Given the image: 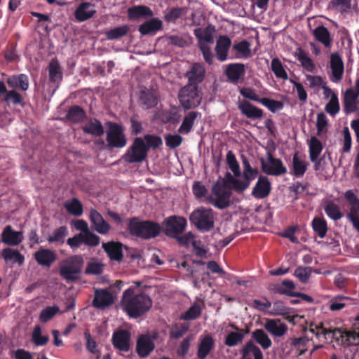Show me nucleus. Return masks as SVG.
<instances>
[{
	"mask_svg": "<svg viewBox=\"0 0 359 359\" xmlns=\"http://www.w3.org/2000/svg\"><path fill=\"white\" fill-rule=\"evenodd\" d=\"M231 185L236 193H243L241 180L233 177L230 172L225 174L224 178L219 179L212 187V195L207 197L208 202L217 208L218 209H224L230 205V198L231 191L228 184Z\"/></svg>",
	"mask_w": 359,
	"mask_h": 359,
	"instance_id": "obj_1",
	"label": "nucleus"
},
{
	"mask_svg": "<svg viewBox=\"0 0 359 359\" xmlns=\"http://www.w3.org/2000/svg\"><path fill=\"white\" fill-rule=\"evenodd\" d=\"M121 306L130 318L136 319L150 310L152 300L148 294L136 292L135 288L129 287L123 293Z\"/></svg>",
	"mask_w": 359,
	"mask_h": 359,
	"instance_id": "obj_2",
	"label": "nucleus"
},
{
	"mask_svg": "<svg viewBox=\"0 0 359 359\" xmlns=\"http://www.w3.org/2000/svg\"><path fill=\"white\" fill-rule=\"evenodd\" d=\"M127 229L130 235L144 240L157 237L163 230L158 223L151 220L142 221L137 217L127 219Z\"/></svg>",
	"mask_w": 359,
	"mask_h": 359,
	"instance_id": "obj_3",
	"label": "nucleus"
},
{
	"mask_svg": "<svg viewBox=\"0 0 359 359\" xmlns=\"http://www.w3.org/2000/svg\"><path fill=\"white\" fill-rule=\"evenodd\" d=\"M83 262V258L79 255H72L64 259L60 266V276L67 281L78 280Z\"/></svg>",
	"mask_w": 359,
	"mask_h": 359,
	"instance_id": "obj_4",
	"label": "nucleus"
},
{
	"mask_svg": "<svg viewBox=\"0 0 359 359\" xmlns=\"http://www.w3.org/2000/svg\"><path fill=\"white\" fill-rule=\"evenodd\" d=\"M189 221L201 232H208L215 226L214 212L204 207L194 210L189 215Z\"/></svg>",
	"mask_w": 359,
	"mask_h": 359,
	"instance_id": "obj_5",
	"label": "nucleus"
},
{
	"mask_svg": "<svg viewBox=\"0 0 359 359\" xmlns=\"http://www.w3.org/2000/svg\"><path fill=\"white\" fill-rule=\"evenodd\" d=\"M107 148L109 149H122L127 144V137L124 128L117 123L109 122L106 135Z\"/></svg>",
	"mask_w": 359,
	"mask_h": 359,
	"instance_id": "obj_6",
	"label": "nucleus"
},
{
	"mask_svg": "<svg viewBox=\"0 0 359 359\" xmlns=\"http://www.w3.org/2000/svg\"><path fill=\"white\" fill-rule=\"evenodd\" d=\"M147 154L144 140L142 137H135L122 158L128 163H142L146 159Z\"/></svg>",
	"mask_w": 359,
	"mask_h": 359,
	"instance_id": "obj_7",
	"label": "nucleus"
},
{
	"mask_svg": "<svg viewBox=\"0 0 359 359\" xmlns=\"http://www.w3.org/2000/svg\"><path fill=\"white\" fill-rule=\"evenodd\" d=\"M198 87L194 85L187 84L179 92V100L185 109H194L201 102Z\"/></svg>",
	"mask_w": 359,
	"mask_h": 359,
	"instance_id": "obj_8",
	"label": "nucleus"
},
{
	"mask_svg": "<svg viewBox=\"0 0 359 359\" xmlns=\"http://www.w3.org/2000/svg\"><path fill=\"white\" fill-rule=\"evenodd\" d=\"M187 224L184 217L173 215L164 219L162 229L167 236L177 238V236L183 233Z\"/></svg>",
	"mask_w": 359,
	"mask_h": 359,
	"instance_id": "obj_9",
	"label": "nucleus"
},
{
	"mask_svg": "<svg viewBox=\"0 0 359 359\" xmlns=\"http://www.w3.org/2000/svg\"><path fill=\"white\" fill-rule=\"evenodd\" d=\"M267 160L270 166L265 162L263 158L260 159L262 169L264 173L276 176L287 173V168L280 158H274L270 152H268Z\"/></svg>",
	"mask_w": 359,
	"mask_h": 359,
	"instance_id": "obj_10",
	"label": "nucleus"
},
{
	"mask_svg": "<svg viewBox=\"0 0 359 359\" xmlns=\"http://www.w3.org/2000/svg\"><path fill=\"white\" fill-rule=\"evenodd\" d=\"M0 100L5 102L8 106L11 104L22 107L25 106L23 96L15 90H8L5 83L0 81Z\"/></svg>",
	"mask_w": 359,
	"mask_h": 359,
	"instance_id": "obj_11",
	"label": "nucleus"
},
{
	"mask_svg": "<svg viewBox=\"0 0 359 359\" xmlns=\"http://www.w3.org/2000/svg\"><path fill=\"white\" fill-rule=\"evenodd\" d=\"M156 334L152 336L149 334H141L138 337L136 344V352L140 358L147 357L155 348L154 340Z\"/></svg>",
	"mask_w": 359,
	"mask_h": 359,
	"instance_id": "obj_12",
	"label": "nucleus"
},
{
	"mask_svg": "<svg viewBox=\"0 0 359 359\" xmlns=\"http://www.w3.org/2000/svg\"><path fill=\"white\" fill-rule=\"evenodd\" d=\"M114 299L109 289H95L92 304L95 309L104 310L114 303Z\"/></svg>",
	"mask_w": 359,
	"mask_h": 359,
	"instance_id": "obj_13",
	"label": "nucleus"
},
{
	"mask_svg": "<svg viewBox=\"0 0 359 359\" xmlns=\"http://www.w3.org/2000/svg\"><path fill=\"white\" fill-rule=\"evenodd\" d=\"M34 258L39 266L50 268L57 260V255L53 250L40 248L34 254Z\"/></svg>",
	"mask_w": 359,
	"mask_h": 359,
	"instance_id": "obj_14",
	"label": "nucleus"
},
{
	"mask_svg": "<svg viewBox=\"0 0 359 359\" xmlns=\"http://www.w3.org/2000/svg\"><path fill=\"white\" fill-rule=\"evenodd\" d=\"M224 74L228 81L233 84L243 80L245 74V65L243 63H231L226 66Z\"/></svg>",
	"mask_w": 359,
	"mask_h": 359,
	"instance_id": "obj_15",
	"label": "nucleus"
},
{
	"mask_svg": "<svg viewBox=\"0 0 359 359\" xmlns=\"http://www.w3.org/2000/svg\"><path fill=\"white\" fill-rule=\"evenodd\" d=\"M331 81L338 82L341 80L344 71V62L340 55L336 52L330 55Z\"/></svg>",
	"mask_w": 359,
	"mask_h": 359,
	"instance_id": "obj_16",
	"label": "nucleus"
},
{
	"mask_svg": "<svg viewBox=\"0 0 359 359\" xmlns=\"http://www.w3.org/2000/svg\"><path fill=\"white\" fill-rule=\"evenodd\" d=\"M271 184L266 176L260 175L252 189V195L257 199L266 198L271 193Z\"/></svg>",
	"mask_w": 359,
	"mask_h": 359,
	"instance_id": "obj_17",
	"label": "nucleus"
},
{
	"mask_svg": "<svg viewBox=\"0 0 359 359\" xmlns=\"http://www.w3.org/2000/svg\"><path fill=\"white\" fill-rule=\"evenodd\" d=\"M138 104L141 108L147 110L156 107L158 104V95L156 91L144 89L140 91Z\"/></svg>",
	"mask_w": 359,
	"mask_h": 359,
	"instance_id": "obj_18",
	"label": "nucleus"
},
{
	"mask_svg": "<svg viewBox=\"0 0 359 359\" xmlns=\"http://www.w3.org/2000/svg\"><path fill=\"white\" fill-rule=\"evenodd\" d=\"M238 108L243 115L253 120L261 118L264 114L262 109L257 107L245 100L238 102Z\"/></svg>",
	"mask_w": 359,
	"mask_h": 359,
	"instance_id": "obj_19",
	"label": "nucleus"
},
{
	"mask_svg": "<svg viewBox=\"0 0 359 359\" xmlns=\"http://www.w3.org/2000/svg\"><path fill=\"white\" fill-rule=\"evenodd\" d=\"M205 74L204 67L199 63H194L185 74V77L188 79L187 84L198 86L203 81Z\"/></svg>",
	"mask_w": 359,
	"mask_h": 359,
	"instance_id": "obj_20",
	"label": "nucleus"
},
{
	"mask_svg": "<svg viewBox=\"0 0 359 359\" xmlns=\"http://www.w3.org/2000/svg\"><path fill=\"white\" fill-rule=\"evenodd\" d=\"M123 245L118 241L102 243V248L106 252L109 259L118 262H120L123 257Z\"/></svg>",
	"mask_w": 359,
	"mask_h": 359,
	"instance_id": "obj_21",
	"label": "nucleus"
},
{
	"mask_svg": "<svg viewBox=\"0 0 359 359\" xmlns=\"http://www.w3.org/2000/svg\"><path fill=\"white\" fill-rule=\"evenodd\" d=\"M231 45V41L226 35H222L218 38L215 46V53L219 61L224 62L227 60Z\"/></svg>",
	"mask_w": 359,
	"mask_h": 359,
	"instance_id": "obj_22",
	"label": "nucleus"
},
{
	"mask_svg": "<svg viewBox=\"0 0 359 359\" xmlns=\"http://www.w3.org/2000/svg\"><path fill=\"white\" fill-rule=\"evenodd\" d=\"M6 83L13 90L26 91L29 86V77L25 74L12 75L7 78Z\"/></svg>",
	"mask_w": 359,
	"mask_h": 359,
	"instance_id": "obj_23",
	"label": "nucleus"
},
{
	"mask_svg": "<svg viewBox=\"0 0 359 359\" xmlns=\"http://www.w3.org/2000/svg\"><path fill=\"white\" fill-rule=\"evenodd\" d=\"M23 240L22 231H13L12 226H6L1 234V241L8 245H18Z\"/></svg>",
	"mask_w": 359,
	"mask_h": 359,
	"instance_id": "obj_24",
	"label": "nucleus"
},
{
	"mask_svg": "<svg viewBox=\"0 0 359 359\" xmlns=\"http://www.w3.org/2000/svg\"><path fill=\"white\" fill-rule=\"evenodd\" d=\"M49 81L56 85L57 88L62 81L63 75L61 66L56 58L52 59L48 67Z\"/></svg>",
	"mask_w": 359,
	"mask_h": 359,
	"instance_id": "obj_25",
	"label": "nucleus"
},
{
	"mask_svg": "<svg viewBox=\"0 0 359 359\" xmlns=\"http://www.w3.org/2000/svg\"><path fill=\"white\" fill-rule=\"evenodd\" d=\"M359 95L355 93L351 88H348L344 95V109L346 114H350L358 111L357 107Z\"/></svg>",
	"mask_w": 359,
	"mask_h": 359,
	"instance_id": "obj_26",
	"label": "nucleus"
},
{
	"mask_svg": "<svg viewBox=\"0 0 359 359\" xmlns=\"http://www.w3.org/2000/svg\"><path fill=\"white\" fill-rule=\"evenodd\" d=\"M128 18L130 20H136L140 18L152 17L154 13L151 9L144 5L133 6L127 10Z\"/></svg>",
	"mask_w": 359,
	"mask_h": 359,
	"instance_id": "obj_27",
	"label": "nucleus"
},
{
	"mask_svg": "<svg viewBox=\"0 0 359 359\" xmlns=\"http://www.w3.org/2000/svg\"><path fill=\"white\" fill-rule=\"evenodd\" d=\"M264 327L271 334L276 337H283L287 331V326L279 319H269Z\"/></svg>",
	"mask_w": 359,
	"mask_h": 359,
	"instance_id": "obj_28",
	"label": "nucleus"
},
{
	"mask_svg": "<svg viewBox=\"0 0 359 359\" xmlns=\"http://www.w3.org/2000/svg\"><path fill=\"white\" fill-rule=\"evenodd\" d=\"M130 334L128 331L120 330L113 335V344L115 348L121 351H128L130 349Z\"/></svg>",
	"mask_w": 359,
	"mask_h": 359,
	"instance_id": "obj_29",
	"label": "nucleus"
},
{
	"mask_svg": "<svg viewBox=\"0 0 359 359\" xmlns=\"http://www.w3.org/2000/svg\"><path fill=\"white\" fill-rule=\"evenodd\" d=\"M215 347V341L213 337L207 334L203 337L199 342L197 351V357L198 359H205L209 353Z\"/></svg>",
	"mask_w": 359,
	"mask_h": 359,
	"instance_id": "obj_30",
	"label": "nucleus"
},
{
	"mask_svg": "<svg viewBox=\"0 0 359 359\" xmlns=\"http://www.w3.org/2000/svg\"><path fill=\"white\" fill-rule=\"evenodd\" d=\"M201 116V113L196 111H191L187 113L180 128H178V133L183 135L189 134L194 125L195 121L198 117Z\"/></svg>",
	"mask_w": 359,
	"mask_h": 359,
	"instance_id": "obj_31",
	"label": "nucleus"
},
{
	"mask_svg": "<svg viewBox=\"0 0 359 359\" xmlns=\"http://www.w3.org/2000/svg\"><path fill=\"white\" fill-rule=\"evenodd\" d=\"M162 21L158 18H151L140 25L138 31L142 36L154 34L162 29Z\"/></svg>",
	"mask_w": 359,
	"mask_h": 359,
	"instance_id": "obj_32",
	"label": "nucleus"
},
{
	"mask_svg": "<svg viewBox=\"0 0 359 359\" xmlns=\"http://www.w3.org/2000/svg\"><path fill=\"white\" fill-rule=\"evenodd\" d=\"M229 326L238 332H230L225 337L224 344L227 346L233 347L243 341L246 332L244 330H239L233 323L230 324Z\"/></svg>",
	"mask_w": 359,
	"mask_h": 359,
	"instance_id": "obj_33",
	"label": "nucleus"
},
{
	"mask_svg": "<svg viewBox=\"0 0 359 359\" xmlns=\"http://www.w3.org/2000/svg\"><path fill=\"white\" fill-rule=\"evenodd\" d=\"M215 27L211 24L208 25L205 28H197L194 30V34L198 40V43H214L213 34L215 32Z\"/></svg>",
	"mask_w": 359,
	"mask_h": 359,
	"instance_id": "obj_34",
	"label": "nucleus"
},
{
	"mask_svg": "<svg viewBox=\"0 0 359 359\" xmlns=\"http://www.w3.org/2000/svg\"><path fill=\"white\" fill-rule=\"evenodd\" d=\"M313 35L316 39L323 44L325 47H330L332 42L330 33L323 25H320L313 30Z\"/></svg>",
	"mask_w": 359,
	"mask_h": 359,
	"instance_id": "obj_35",
	"label": "nucleus"
},
{
	"mask_svg": "<svg viewBox=\"0 0 359 359\" xmlns=\"http://www.w3.org/2000/svg\"><path fill=\"white\" fill-rule=\"evenodd\" d=\"M344 197L350 205V211L347 213V218H349L350 215H359V198L354 191L351 189L346 191Z\"/></svg>",
	"mask_w": 359,
	"mask_h": 359,
	"instance_id": "obj_36",
	"label": "nucleus"
},
{
	"mask_svg": "<svg viewBox=\"0 0 359 359\" xmlns=\"http://www.w3.org/2000/svg\"><path fill=\"white\" fill-rule=\"evenodd\" d=\"M309 163L299 157L298 153H294L292 156V171L291 175L296 177H302L307 170Z\"/></svg>",
	"mask_w": 359,
	"mask_h": 359,
	"instance_id": "obj_37",
	"label": "nucleus"
},
{
	"mask_svg": "<svg viewBox=\"0 0 359 359\" xmlns=\"http://www.w3.org/2000/svg\"><path fill=\"white\" fill-rule=\"evenodd\" d=\"M92 5L90 3H82L75 11V18L79 22H83L92 18L95 13V10L90 8Z\"/></svg>",
	"mask_w": 359,
	"mask_h": 359,
	"instance_id": "obj_38",
	"label": "nucleus"
},
{
	"mask_svg": "<svg viewBox=\"0 0 359 359\" xmlns=\"http://www.w3.org/2000/svg\"><path fill=\"white\" fill-rule=\"evenodd\" d=\"M82 130L84 133L95 137H100L104 132L101 122L96 118L90 119L88 123L82 127Z\"/></svg>",
	"mask_w": 359,
	"mask_h": 359,
	"instance_id": "obj_39",
	"label": "nucleus"
},
{
	"mask_svg": "<svg viewBox=\"0 0 359 359\" xmlns=\"http://www.w3.org/2000/svg\"><path fill=\"white\" fill-rule=\"evenodd\" d=\"M86 117V111L79 106L71 107L66 114V119L73 123L82 122Z\"/></svg>",
	"mask_w": 359,
	"mask_h": 359,
	"instance_id": "obj_40",
	"label": "nucleus"
},
{
	"mask_svg": "<svg viewBox=\"0 0 359 359\" xmlns=\"http://www.w3.org/2000/svg\"><path fill=\"white\" fill-rule=\"evenodd\" d=\"M309 148L310 160L315 162L323 151V144L316 136H311L309 142Z\"/></svg>",
	"mask_w": 359,
	"mask_h": 359,
	"instance_id": "obj_41",
	"label": "nucleus"
},
{
	"mask_svg": "<svg viewBox=\"0 0 359 359\" xmlns=\"http://www.w3.org/2000/svg\"><path fill=\"white\" fill-rule=\"evenodd\" d=\"M130 31V27L127 25H123L119 27H116L104 32L105 36L108 40H117L128 34Z\"/></svg>",
	"mask_w": 359,
	"mask_h": 359,
	"instance_id": "obj_42",
	"label": "nucleus"
},
{
	"mask_svg": "<svg viewBox=\"0 0 359 359\" xmlns=\"http://www.w3.org/2000/svg\"><path fill=\"white\" fill-rule=\"evenodd\" d=\"M311 226L315 233L320 238L325 237L327 232V222L324 218L316 217L311 222Z\"/></svg>",
	"mask_w": 359,
	"mask_h": 359,
	"instance_id": "obj_43",
	"label": "nucleus"
},
{
	"mask_svg": "<svg viewBox=\"0 0 359 359\" xmlns=\"http://www.w3.org/2000/svg\"><path fill=\"white\" fill-rule=\"evenodd\" d=\"M67 234V226H61L53 231L52 234L47 238V241L50 243L63 244Z\"/></svg>",
	"mask_w": 359,
	"mask_h": 359,
	"instance_id": "obj_44",
	"label": "nucleus"
},
{
	"mask_svg": "<svg viewBox=\"0 0 359 359\" xmlns=\"http://www.w3.org/2000/svg\"><path fill=\"white\" fill-rule=\"evenodd\" d=\"M252 337L263 349H267L272 345L271 340L267 334L262 329L255 330L252 334Z\"/></svg>",
	"mask_w": 359,
	"mask_h": 359,
	"instance_id": "obj_45",
	"label": "nucleus"
},
{
	"mask_svg": "<svg viewBox=\"0 0 359 359\" xmlns=\"http://www.w3.org/2000/svg\"><path fill=\"white\" fill-rule=\"evenodd\" d=\"M346 331H342L339 328L334 329H323V336L326 339L327 337L334 339L338 344L344 346L345 339V334Z\"/></svg>",
	"mask_w": 359,
	"mask_h": 359,
	"instance_id": "obj_46",
	"label": "nucleus"
},
{
	"mask_svg": "<svg viewBox=\"0 0 359 359\" xmlns=\"http://www.w3.org/2000/svg\"><path fill=\"white\" fill-rule=\"evenodd\" d=\"M2 257L5 261H12L22 264L24 262V256L17 250L10 248H5L2 250Z\"/></svg>",
	"mask_w": 359,
	"mask_h": 359,
	"instance_id": "obj_47",
	"label": "nucleus"
},
{
	"mask_svg": "<svg viewBox=\"0 0 359 359\" xmlns=\"http://www.w3.org/2000/svg\"><path fill=\"white\" fill-rule=\"evenodd\" d=\"M271 69L273 72L276 78L281 79L283 80L288 79V76L283 67V65L278 57L272 59L271 64Z\"/></svg>",
	"mask_w": 359,
	"mask_h": 359,
	"instance_id": "obj_48",
	"label": "nucleus"
},
{
	"mask_svg": "<svg viewBox=\"0 0 359 359\" xmlns=\"http://www.w3.org/2000/svg\"><path fill=\"white\" fill-rule=\"evenodd\" d=\"M67 212L74 216H81L83 214V205L80 201L76 198H72L69 202L65 204Z\"/></svg>",
	"mask_w": 359,
	"mask_h": 359,
	"instance_id": "obj_49",
	"label": "nucleus"
},
{
	"mask_svg": "<svg viewBox=\"0 0 359 359\" xmlns=\"http://www.w3.org/2000/svg\"><path fill=\"white\" fill-rule=\"evenodd\" d=\"M295 285L293 281L290 280H284L281 283L276 284L274 285V290L282 294H286L290 296V294L296 293V292H292Z\"/></svg>",
	"mask_w": 359,
	"mask_h": 359,
	"instance_id": "obj_50",
	"label": "nucleus"
},
{
	"mask_svg": "<svg viewBox=\"0 0 359 359\" xmlns=\"http://www.w3.org/2000/svg\"><path fill=\"white\" fill-rule=\"evenodd\" d=\"M326 215L332 219L337 221L343 217L339 207L332 201H329L324 208Z\"/></svg>",
	"mask_w": 359,
	"mask_h": 359,
	"instance_id": "obj_51",
	"label": "nucleus"
},
{
	"mask_svg": "<svg viewBox=\"0 0 359 359\" xmlns=\"http://www.w3.org/2000/svg\"><path fill=\"white\" fill-rule=\"evenodd\" d=\"M190 325L189 323H175L171 327L170 336L172 339H179L182 337L189 330Z\"/></svg>",
	"mask_w": 359,
	"mask_h": 359,
	"instance_id": "obj_52",
	"label": "nucleus"
},
{
	"mask_svg": "<svg viewBox=\"0 0 359 359\" xmlns=\"http://www.w3.org/2000/svg\"><path fill=\"white\" fill-rule=\"evenodd\" d=\"M329 125L328 119L325 113L320 112L317 114L316 118V135L319 137L327 133V127Z\"/></svg>",
	"mask_w": 359,
	"mask_h": 359,
	"instance_id": "obj_53",
	"label": "nucleus"
},
{
	"mask_svg": "<svg viewBox=\"0 0 359 359\" xmlns=\"http://www.w3.org/2000/svg\"><path fill=\"white\" fill-rule=\"evenodd\" d=\"M325 110L332 116H334L339 111L340 106L336 93H332L329 102L325 105Z\"/></svg>",
	"mask_w": 359,
	"mask_h": 359,
	"instance_id": "obj_54",
	"label": "nucleus"
},
{
	"mask_svg": "<svg viewBox=\"0 0 359 359\" xmlns=\"http://www.w3.org/2000/svg\"><path fill=\"white\" fill-rule=\"evenodd\" d=\"M201 314V308L199 304H194L185 313H182L180 319L192 320L198 318Z\"/></svg>",
	"mask_w": 359,
	"mask_h": 359,
	"instance_id": "obj_55",
	"label": "nucleus"
},
{
	"mask_svg": "<svg viewBox=\"0 0 359 359\" xmlns=\"http://www.w3.org/2000/svg\"><path fill=\"white\" fill-rule=\"evenodd\" d=\"M258 174L259 170L257 168L252 169L248 171H243V179L241 180L243 191L249 187L251 182L256 179Z\"/></svg>",
	"mask_w": 359,
	"mask_h": 359,
	"instance_id": "obj_56",
	"label": "nucleus"
},
{
	"mask_svg": "<svg viewBox=\"0 0 359 359\" xmlns=\"http://www.w3.org/2000/svg\"><path fill=\"white\" fill-rule=\"evenodd\" d=\"M226 163L229 169L233 172L234 176L236 177H240L241 171L239 164L232 151H229L226 154Z\"/></svg>",
	"mask_w": 359,
	"mask_h": 359,
	"instance_id": "obj_57",
	"label": "nucleus"
},
{
	"mask_svg": "<svg viewBox=\"0 0 359 359\" xmlns=\"http://www.w3.org/2000/svg\"><path fill=\"white\" fill-rule=\"evenodd\" d=\"M260 103L267 107L272 113H276L283 108V103L282 102L267 97H262L260 100Z\"/></svg>",
	"mask_w": 359,
	"mask_h": 359,
	"instance_id": "obj_58",
	"label": "nucleus"
},
{
	"mask_svg": "<svg viewBox=\"0 0 359 359\" xmlns=\"http://www.w3.org/2000/svg\"><path fill=\"white\" fill-rule=\"evenodd\" d=\"M104 265L101 262L90 261L88 262L85 273L88 275H100L103 273Z\"/></svg>",
	"mask_w": 359,
	"mask_h": 359,
	"instance_id": "obj_59",
	"label": "nucleus"
},
{
	"mask_svg": "<svg viewBox=\"0 0 359 359\" xmlns=\"http://www.w3.org/2000/svg\"><path fill=\"white\" fill-rule=\"evenodd\" d=\"M297 59L301 62L302 66L307 72H313L315 68L313 60L306 55V54L302 50L297 54Z\"/></svg>",
	"mask_w": 359,
	"mask_h": 359,
	"instance_id": "obj_60",
	"label": "nucleus"
},
{
	"mask_svg": "<svg viewBox=\"0 0 359 359\" xmlns=\"http://www.w3.org/2000/svg\"><path fill=\"white\" fill-rule=\"evenodd\" d=\"M143 140L147 151H149L150 148L155 149L162 144L161 138L157 135L147 134L144 136Z\"/></svg>",
	"mask_w": 359,
	"mask_h": 359,
	"instance_id": "obj_61",
	"label": "nucleus"
},
{
	"mask_svg": "<svg viewBox=\"0 0 359 359\" xmlns=\"http://www.w3.org/2000/svg\"><path fill=\"white\" fill-rule=\"evenodd\" d=\"M59 311V307L57 306L46 307L41 311L39 319L42 323H47Z\"/></svg>",
	"mask_w": 359,
	"mask_h": 359,
	"instance_id": "obj_62",
	"label": "nucleus"
},
{
	"mask_svg": "<svg viewBox=\"0 0 359 359\" xmlns=\"http://www.w3.org/2000/svg\"><path fill=\"white\" fill-rule=\"evenodd\" d=\"M312 269L310 266H298L294 272V275L299 278V280L303 283H306L311 274Z\"/></svg>",
	"mask_w": 359,
	"mask_h": 359,
	"instance_id": "obj_63",
	"label": "nucleus"
},
{
	"mask_svg": "<svg viewBox=\"0 0 359 359\" xmlns=\"http://www.w3.org/2000/svg\"><path fill=\"white\" fill-rule=\"evenodd\" d=\"M332 8L338 10L341 13H346L351 8V0H331Z\"/></svg>",
	"mask_w": 359,
	"mask_h": 359,
	"instance_id": "obj_64",
	"label": "nucleus"
}]
</instances>
